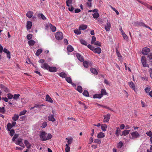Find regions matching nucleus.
Segmentation results:
<instances>
[{
    "label": "nucleus",
    "mask_w": 152,
    "mask_h": 152,
    "mask_svg": "<svg viewBox=\"0 0 152 152\" xmlns=\"http://www.w3.org/2000/svg\"><path fill=\"white\" fill-rule=\"evenodd\" d=\"M40 134L39 137L40 140L42 141H45L50 139L52 137V135L51 134H47L44 131H40Z\"/></svg>",
    "instance_id": "obj_1"
},
{
    "label": "nucleus",
    "mask_w": 152,
    "mask_h": 152,
    "mask_svg": "<svg viewBox=\"0 0 152 152\" xmlns=\"http://www.w3.org/2000/svg\"><path fill=\"white\" fill-rule=\"evenodd\" d=\"M55 37L58 40H61L63 37L62 33L61 32H57L56 34Z\"/></svg>",
    "instance_id": "obj_2"
},
{
    "label": "nucleus",
    "mask_w": 152,
    "mask_h": 152,
    "mask_svg": "<svg viewBox=\"0 0 152 152\" xmlns=\"http://www.w3.org/2000/svg\"><path fill=\"white\" fill-rule=\"evenodd\" d=\"M141 61L143 67H149V65L146 64V58L144 56H142V57Z\"/></svg>",
    "instance_id": "obj_3"
},
{
    "label": "nucleus",
    "mask_w": 152,
    "mask_h": 152,
    "mask_svg": "<svg viewBox=\"0 0 152 152\" xmlns=\"http://www.w3.org/2000/svg\"><path fill=\"white\" fill-rule=\"evenodd\" d=\"M130 134L133 139L137 138L140 136L139 134L137 131L132 132Z\"/></svg>",
    "instance_id": "obj_4"
},
{
    "label": "nucleus",
    "mask_w": 152,
    "mask_h": 152,
    "mask_svg": "<svg viewBox=\"0 0 152 152\" xmlns=\"http://www.w3.org/2000/svg\"><path fill=\"white\" fill-rule=\"evenodd\" d=\"M103 122H108L110 118V114H107L104 115Z\"/></svg>",
    "instance_id": "obj_5"
},
{
    "label": "nucleus",
    "mask_w": 152,
    "mask_h": 152,
    "mask_svg": "<svg viewBox=\"0 0 152 152\" xmlns=\"http://www.w3.org/2000/svg\"><path fill=\"white\" fill-rule=\"evenodd\" d=\"M150 51V49L147 48H145L142 49V53L143 54L146 55L148 54Z\"/></svg>",
    "instance_id": "obj_6"
},
{
    "label": "nucleus",
    "mask_w": 152,
    "mask_h": 152,
    "mask_svg": "<svg viewBox=\"0 0 152 152\" xmlns=\"http://www.w3.org/2000/svg\"><path fill=\"white\" fill-rule=\"evenodd\" d=\"M111 26V25L110 22L108 20L107 22V24L105 26V30L107 31H109L110 30Z\"/></svg>",
    "instance_id": "obj_7"
},
{
    "label": "nucleus",
    "mask_w": 152,
    "mask_h": 152,
    "mask_svg": "<svg viewBox=\"0 0 152 152\" xmlns=\"http://www.w3.org/2000/svg\"><path fill=\"white\" fill-rule=\"evenodd\" d=\"M41 67L44 69L48 70L50 67V66L46 63H44L43 64H41Z\"/></svg>",
    "instance_id": "obj_8"
},
{
    "label": "nucleus",
    "mask_w": 152,
    "mask_h": 152,
    "mask_svg": "<svg viewBox=\"0 0 152 152\" xmlns=\"http://www.w3.org/2000/svg\"><path fill=\"white\" fill-rule=\"evenodd\" d=\"M45 100L52 103H53V100L48 94H47L46 95Z\"/></svg>",
    "instance_id": "obj_9"
},
{
    "label": "nucleus",
    "mask_w": 152,
    "mask_h": 152,
    "mask_svg": "<svg viewBox=\"0 0 152 152\" xmlns=\"http://www.w3.org/2000/svg\"><path fill=\"white\" fill-rule=\"evenodd\" d=\"M76 56L78 59L80 61H84V58L83 56L80 55L79 53H77Z\"/></svg>",
    "instance_id": "obj_10"
},
{
    "label": "nucleus",
    "mask_w": 152,
    "mask_h": 152,
    "mask_svg": "<svg viewBox=\"0 0 152 152\" xmlns=\"http://www.w3.org/2000/svg\"><path fill=\"white\" fill-rule=\"evenodd\" d=\"M3 51L7 54V58L9 59H10L11 58L10 52L7 49L5 48L4 49Z\"/></svg>",
    "instance_id": "obj_11"
},
{
    "label": "nucleus",
    "mask_w": 152,
    "mask_h": 152,
    "mask_svg": "<svg viewBox=\"0 0 152 152\" xmlns=\"http://www.w3.org/2000/svg\"><path fill=\"white\" fill-rule=\"evenodd\" d=\"M32 25V23L31 21H27V22L26 26L27 30H29L31 28Z\"/></svg>",
    "instance_id": "obj_12"
},
{
    "label": "nucleus",
    "mask_w": 152,
    "mask_h": 152,
    "mask_svg": "<svg viewBox=\"0 0 152 152\" xmlns=\"http://www.w3.org/2000/svg\"><path fill=\"white\" fill-rule=\"evenodd\" d=\"M93 51L95 53L100 54L101 52V49L99 47L94 48Z\"/></svg>",
    "instance_id": "obj_13"
},
{
    "label": "nucleus",
    "mask_w": 152,
    "mask_h": 152,
    "mask_svg": "<svg viewBox=\"0 0 152 152\" xmlns=\"http://www.w3.org/2000/svg\"><path fill=\"white\" fill-rule=\"evenodd\" d=\"M48 70L51 72H56L57 71V68L56 67H51L50 66Z\"/></svg>",
    "instance_id": "obj_14"
},
{
    "label": "nucleus",
    "mask_w": 152,
    "mask_h": 152,
    "mask_svg": "<svg viewBox=\"0 0 152 152\" xmlns=\"http://www.w3.org/2000/svg\"><path fill=\"white\" fill-rule=\"evenodd\" d=\"M26 146V147L27 148L29 149L31 148V145L30 144L28 141L27 140H25L24 142Z\"/></svg>",
    "instance_id": "obj_15"
},
{
    "label": "nucleus",
    "mask_w": 152,
    "mask_h": 152,
    "mask_svg": "<svg viewBox=\"0 0 152 152\" xmlns=\"http://www.w3.org/2000/svg\"><path fill=\"white\" fill-rule=\"evenodd\" d=\"M48 120L49 121L52 122H54L56 121V119L54 118V115L51 114L50 115L48 116Z\"/></svg>",
    "instance_id": "obj_16"
},
{
    "label": "nucleus",
    "mask_w": 152,
    "mask_h": 152,
    "mask_svg": "<svg viewBox=\"0 0 152 152\" xmlns=\"http://www.w3.org/2000/svg\"><path fill=\"white\" fill-rule=\"evenodd\" d=\"M49 26L50 27L51 30L52 32H54L56 31V28L54 26H53L52 24L50 23L49 24Z\"/></svg>",
    "instance_id": "obj_17"
},
{
    "label": "nucleus",
    "mask_w": 152,
    "mask_h": 152,
    "mask_svg": "<svg viewBox=\"0 0 152 152\" xmlns=\"http://www.w3.org/2000/svg\"><path fill=\"white\" fill-rule=\"evenodd\" d=\"M87 28V26L86 25H82L80 26L79 29V30H85Z\"/></svg>",
    "instance_id": "obj_18"
},
{
    "label": "nucleus",
    "mask_w": 152,
    "mask_h": 152,
    "mask_svg": "<svg viewBox=\"0 0 152 152\" xmlns=\"http://www.w3.org/2000/svg\"><path fill=\"white\" fill-rule=\"evenodd\" d=\"M102 97V94H96L93 96L94 98H100Z\"/></svg>",
    "instance_id": "obj_19"
},
{
    "label": "nucleus",
    "mask_w": 152,
    "mask_h": 152,
    "mask_svg": "<svg viewBox=\"0 0 152 152\" xmlns=\"http://www.w3.org/2000/svg\"><path fill=\"white\" fill-rule=\"evenodd\" d=\"M90 70L91 73L94 74L96 75L98 73L97 71L94 68H91L90 69Z\"/></svg>",
    "instance_id": "obj_20"
},
{
    "label": "nucleus",
    "mask_w": 152,
    "mask_h": 152,
    "mask_svg": "<svg viewBox=\"0 0 152 152\" xmlns=\"http://www.w3.org/2000/svg\"><path fill=\"white\" fill-rule=\"evenodd\" d=\"M33 15V12L31 11H28L26 14V15L29 18L32 17Z\"/></svg>",
    "instance_id": "obj_21"
},
{
    "label": "nucleus",
    "mask_w": 152,
    "mask_h": 152,
    "mask_svg": "<svg viewBox=\"0 0 152 152\" xmlns=\"http://www.w3.org/2000/svg\"><path fill=\"white\" fill-rule=\"evenodd\" d=\"M104 137V134L102 132H100L99 134H98L97 135V137L98 138H102Z\"/></svg>",
    "instance_id": "obj_22"
},
{
    "label": "nucleus",
    "mask_w": 152,
    "mask_h": 152,
    "mask_svg": "<svg viewBox=\"0 0 152 152\" xmlns=\"http://www.w3.org/2000/svg\"><path fill=\"white\" fill-rule=\"evenodd\" d=\"M129 85L132 88L133 90H135V87L134 84L133 82H129Z\"/></svg>",
    "instance_id": "obj_23"
},
{
    "label": "nucleus",
    "mask_w": 152,
    "mask_h": 152,
    "mask_svg": "<svg viewBox=\"0 0 152 152\" xmlns=\"http://www.w3.org/2000/svg\"><path fill=\"white\" fill-rule=\"evenodd\" d=\"M130 131L128 130H125L123 131L122 133V135L126 136L128 135Z\"/></svg>",
    "instance_id": "obj_24"
},
{
    "label": "nucleus",
    "mask_w": 152,
    "mask_h": 152,
    "mask_svg": "<svg viewBox=\"0 0 152 152\" xmlns=\"http://www.w3.org/2000/svg\"><path fill=\"white\" fill-rule=\"evenodd\" d=\"M67 50L68 52H71L74 49L71 45H69L68 46Z\"/></svg>",
    "instance_id": "obj_25"
},
{
    "label": "nucleus",
    "mask_w": 152,
    "mask_h": 152,
    "mask_svg": "<svg viewBox=\"0 0 152 152\" xmlns=\"http://www.w3.org/2000/svg\"><path fill=\"white\" fill-rule=\"evenodd\" d=\"M66 139L67 140L68 144H67L68 145H69L72 143L73 140V138L71 137L70 138H66Z\"/></svg>",
    "instance_id": "obj_26"
},
{
    "label": "nucleus",
    "mask_w": 152,
    "mask_h": 152,
    "mask_svg": "<svg viewBox=\"0 0 152 152\" xmlns=\"http://www.w3.org/2000/svg\"><path fill=\"white\" fill-rule=\"evenodd\" d=\"M19 118V116L17 114H15L14 116L12 117V119L13 121H16Z\"/></svg>",
    "instance_id": "obj_27"
},
{
    "label": "nucleus",
    "mask_w": 152,
    "mask_h": 152,
    "mask_svg": "<svg viewBox=\"0 0 152 152\" xmlns=\"http://www.w3.org/2000/svg\"><path fill=\"white\" fill-rule=\"evenodd\" d=\"M42 50L41 49H39L37 50V52L35 53V55L37 56H38L42 52Z\"/></svg>",
    "instance_id": "obj_28"
},
{
    "label": "nucleus",
    "mask_w": 152,
    "mask_h": 152,
    "mask_svg": "<svg viewBox=\"0 0 152 152\" xmlns=\"http://www.w3.org/2000/svg\"><path fill=\"white\" fill-rule=\"evenodd\" d=\"M13 127L12 125L10 123H9L7 125V130L8 131H10V130H11V129Z\"/></svg>",
    "instance_id": "obj_29"
},
{
    "label": "nucleus",
    "mask_w": 152,
    "mask_h": 152,
    "mask_svg": "<svg viewBox=\"0 0 152 152\" xmlns=\"http://www.w3.org/2000/svg\"><path fill=\"white\" fill-rule=\"evenodd\" d=\"M116 130L115 133L116 135L118 137L119 135V133L121 132V130L119 129V127H117L116 128Z\"/></svg>",
    "instance_id": "obj_30"
},
{
    "label": "nucleus",
    "mask_w": 152,
    "mask_h": 152,
    "mask_svg": "<svg viewBox=\"0 0 152 152\" xmlns=\"http://www.w3.org/2000/svg\"><path fill=\"white\" fill-rule=\"evenodd\" d=\"M28 44L29 45L33 46L35 43V42L33 40H31L28 41Z\"/></svg>",
    "instance_id": "obj_31"
},
{
    "label": "nucleus",
    "mask_w": 152,
    "mask_h": 152,
    "mask_svg": "<svg viewBox=\"0 0 152 152\" xmlns=\"http://www.w3.org/2000/svg\"><path fill=\"white\" fill-rule=\"evenodd\" d=\"M59 76L62 78H66L67 77L66 74L64 72H61L60 73Z\"/></svg>",
    "instance_id": "obj_32"
},
{
    "label": "nucleus",
    "mask_w": 152,
    "mask_h": 152,
    "mask_svg": "<svg viewBox=\"0 0 152 152\" xmlns=\"http://www.w3.org/2000/svg\"><path fill=\"white\" fill-rule=\"evenodd\" d=\"M76 90L80 93H82V88L81 86H77Z\"/></svg>",
    "instance_id": "obj_33"
},
{
    "label": "nucleus",
    "mask_w": 152,
    "mask_h": 152,
    "mask_svg": "<svg viewBox=\"0 0 152 152\" xmlns=\"http://www.w3.org/2000/svg\"><path fill=\"white\" fill-rule=\"evenodd\" d=\"M80 42L81 44L83 45H87V42L84 39H80Z\"/></svg>",
    "instance_id": "obj_34"
},
{
    "label": "nucleus",
    "mask_w": 152,
    "mask_h": 152,
    "mask_svg": "<svg viewBox=\"0 0 152 152\" xmlns=\"http://www.w3.org/2000/svg\"><path fill=\"white\" fill-rule=\"evenodd\" d=\"M93 17L95 19H97L99 16V14L98 12H95L92 15Z\"/></svg>",
    "instance_id": "obj_35"
},
{
    "label": "nucleus",
    "mask_w": 152,
    "mask_h": 152,
    "mask_svg": "<svg viewBox=\"0 0 152 152\" xmlns=\"http://www.w3.org/2000/svg\"><path fill=\"white\" fill-rule=\"evenodd\" d=\"M38 17L41 18L43 20H45L46 19L45 16L42 14H39L38 15Z\"/></svg>",
    "instance_id": "obj_36"
},
{
    "label": "nucleus",
    "mask_w": 152,
    "mask_h": 152,
    "mask_svg": "<svg viewBox=\"0 0 152 152\" xmlns=\"http://www.w3.org/2000/svg\"><path fill=\"white\" fill-rule=\"evenodd\" d=\"M66 81L68 83H72V80L71 78L70 77H66L65 78Z\"/></svg>",
    "instance_id": "obj_37"
},
{
    "label": "nucleus",
    "mask_w": 152,
    "mask_h": 152,
    "mask_svg": "<svg viewBox=\"0 0 152 152\" xmlns=\"http://www.w3.org/2000/svg\"><path fill=\"white\" fill-rule=\"evenodd\" d=\"M20 96V94H14L13 98L14 99L17 100L19 99Z\"/></svg>",
    "instance_id": "obj_38"
},
{
    "label": "nucleus",
    "mask_w": 152,
    "mask_h": 152,
    "mask_svg": "<svg viewBox=\"0 0 152 152\" xmlns=\"http://www.w3.org/2000/svg\"><path fill=\"white\" fill-rule=\"evenodd\" d=\"M83 94L84 96L86 97H88L89 96L87 90L84 91Z\"/></svg>",
    "instance_id": "obj_39"
},
{
    "label": "nucleus",
    "mask_w": 152,
    "mask_h": 152,
    "mask_svg": "<svg viewBox=\"0 0 152 152\" xmlns=\"http://www.w3.org/2000/svg\"><path fill=\"white\" fill-rule=\"evenodd\" d=\"M10 134L11 136H12L15 133V131L14 129H12L10 130Z\"/></svg>",
    "instance_id": "obj_40"
},
{
    "label": "nucleus",
    "mask_w": 152,
    "mask_h": 152,
    "mask_svg": "<svg viewBox=\"0 0 152 152\" xmlns=\"http://www.w3.org/2000/svg\"><path fill=\"white\" fill-rule=\"evenodd\" d=\"M96 40V37L93 36L92 37V40L91 41V44H93L95 42V41Z\"/></svg>",
    "instance_id": "obj_41"
},
{
    "label": "nucleus",
    "mask_w": 152,
    "mask_h": 152,
    "mask_svg": "<svg viewBox=\"0 0 152 152\" xmlns=\"http://www.w3.org/2000/svg\"><path fill=\"white\" fill-rule=\"evenodd\" d=\"M26 112L27 110H24L20 113L19 115L20 116H21L24 115L26 113Z\"/></svg>",
    "instance_id": "obj_42"
},
{
    "label": "nucleus",
    "mask_w": 152,
    "mask_h": 152,
    "mask_svg": "<svg viewBox=\"0 0 152 152\" xmlns=\"http://www.w3.org/2000/svg\"><path fill=\"white\" fill-rule=\"evenodd\" d=\"M66 147L65 148V151L66 152H69L70 151V147L68 145L66 144Z\"/></svg>",
    "instance_id": "obj_43"
},
{
    "label": "nucleus",
    "mask_w": 152,
    "mask_h": 152,
    "mask_svg": "<svg viewBox=\"0 0 152 152\" xmlns=\"http://www.w3.org/2000/svg\"><path fill=\"white\" fill-rule=\"evenodd\" d=\"M107 94V93L105 89H102L101 93V94H102V96H103V95H106Z\"/></svg>",
    "instance_id": "obj_44"
},
{
    "label": "nucleus",
    "mask_w": 152,
    "mask_h": 152,
    "mask_svg": "<svg viewBox=\"0 0 152 152\" xmlns=\"http://www.w3.org/2000/svg\"><path fill=\"white\" fill-rule=\"evenodd\" d=\"M83 64L84 67L86 68H88V63L87 61H84L83 62Z\"/></svg>",
    "instance_id": "obj_45"
},
{
    "label": "nucleus",
    "mask_w": 152,
    "mask_h": 152,
    "mask_svg": "<svg viewBox=\"0 0 152 152\" xmlns=\"http://www.w3.org/2000/svg\"><path fill=\"white\" fill-rule=\"evenodd\" d=\"M151 88L150 87H147L145 89V92L147 93H149L150 91Z\"/></svg>",
    "instance_id": "obj_46"
},
{
    "label": "nucleus",
    "mask_w": 152,
    "mask_h": 152,
    "mask_svg": "<svg viewBox=\"0 0 152 152\" xmlns=\"http://www.w3.org/2000/svg\"><path fill=\"white\" fill-rule=\"evenodd\" d=\"M107 125H102L101 126V129L103 131H106V129L107 128Z\"/></svg>",
    "instance_id": "obj_47"
},
{
    "label": "nucleus",
    "mask_w": 152,
    "mask_h": 152,
    "mask_svg": "<svg viewBox=\"0 0 152 152\" xmlns=\"http://www.w3.org/2000/svg\"><path fill=\"white\" fill-rule=\"evenodd\" d=\"M145 6H146L147 8L151 10H152V6H150L149 4H147L146 3H145L144 5Z\"/></svg>",
    "instance_id": "obj_48"
},
{
    "label": "nucleus",
    "mask_w": 152,
    "mask_h": 152,
    "mask_svg": "<svg viewBox=\"0 0 152 152\" xmlns=\"http://www.w3.org/2000/svg\"><path fill=\"white\" fill-rule=\"evenodd\" d=\"M23 139H21V138H20L19 139H18L15 142V143L16 144V145H20V143L21 142V141L22 140H23Z\"/></svg>",
    "instance_id": "obj_49"
},
{
    "label": "nucleus",
    "mask_w": 152,
    "mask_h": 152,
    "mask_svg": "<svg viewBox=\"0 0 152 152\" xmlns=\"http://www.w3.org/2000/svg\"><path fill=\"white\" fill-rule=\"evenodd\" d=\"M94 142L95 143L98 144H100L101 142V140H100L97 139H95L94 140Z\"/></svg>",
    "instance_id": "obj_50"
},
{
    "label": "nucleus",
    "mask_w": 152,
    "mask_h": 152,
    "mask_svg": "<svg viewBox=\"0 0 152 152\" xmlns=\"http://www.w3.org/2000/svg\"><path fill=\"white\" fill-rule=\"evenodd\" d=\"M47 125V123L46 122H43L42 124V126H41V127L43 128H45Z\"/></svg>",
    "instance_id": "obj_51"
},
{
    "label": "nucleus",
    "mask_w": 152,
    "mask_h": 152,
    "mask_svg": "<svg viewBox=\"0 0 152 152\" xmlns=\"http://www.w3.org/2000/svg\"><path fill=\"white\" fill-rule=\"evenodd\" d=\"M0 112L2 113H4L5 112V108L4 107H0Z\"/></svg>",
    "instance_id": "obj_52"
},
{
    "label": "nucleus",
    "mask_w": 152,
    "mask_h": 152,
    "mask_svg": "<svg viewBox=\"0 0 152 152\" xmlns=\"http://www.w3.org/2000/svg\"><path fill=\"white\" fill-rule=\"evenodd\" d=\"M146 134L148 136L152 137V132L150 130L148 132H147Z\"/></svg>",
    "instance_id": "obj_53"
},
{
    "label": "nucleus",
    "mask_w": 152,
    "mask_h": 152,
    "mask_svg": "<svg viewBox=\"0 0 152 152\" xmlns=\"http://www.w3.org/2000/svg\"><path fill=\"white\" fill-rule=\"evenodd\" d=\"M123 145V143L121 141H120L118 143L117 146L118 148H121L122 146Z\"/></svg>",
    "instance_id": "obj_54"
},
{
    "label": "nucleus",
    "mask_w": 152,
    "mask_h": 152,
    "mask_svg": "<svg viewBox=\"0 0 152 152\" xmlns=\"http://www.w3.org/2000/svg\"><path fill=\"white\" fill-rule=\"evenodd\" d=\"M32 36H33L32 34H28L27 36V38L28 40H30L31 39L32 37Z\"/></svg>",
    "instance_id": "obj_55"
},
{
    "label": "nucleus",
    "mask_w": 152,
    "mask_h": 152,
    "mask_svg": "<svg viewBox=\"0 0 152 152\" xmlns=\"http://www.w3.org/2000/svg\"><path fill=\"white\" fill-rule=\"evenodd\" d=\"M123 37L124 39L125 40H127L128 39V37L126 35L125 33H124L123 34H122Z\"/></svg>",
    "instance_id": "obj_56"
},
{
    "label": "nucleus",
    "mask_w": 152,
    "mask_h": 152,
    "mask_svg": "<svg viewBox=\"0 0 152 152\" xmlns=\"http://www.w3.org/2000/svg\"><path fill=\"white\" fill-rule=\"evenodd\" d=\"M44 106V105L43 104H41L40 105H39V104H35L34 106V108H39L40 107L43 106Z\"/></svg>",
    "instance_id": "obj_57"
},
{
    "label": "nucleus",
    "mask_w": 152,
    "mask_h": 152,
    "mask_svg": "<svg viewBox=\"0 0 152 152\" xmlns=\"http://www.w3.org/2000/svg\"><path fill=\"white\" fill-rule=\"evenodd\" d=\"M87 47L88 48H89L93 51V50L94 48L90 44H89L87 45Z\"/></svg>",
    "instance_id": "obj_58"
},
{
    "label": "nucleus",
    "mask_w": 152,
    "mask_h": 152,
    "mask_svg": "<svg viewBox=\"0 0 152 152\" xmlns=\"http://www.w3.org/2000/svg\"><path fill=\"white\" fill-rule=\"evenodd\" d=\"M74 33L77 35L80 34H81V31L78 30H74Z\"/></svg>",
    "instance_id": "obj_59"
},
{
    "label": "nucleus",
    "mask_w": 152,
    "mask_h": 152,
    "mask_svg": "<svg viewBox=\"0 0 152 152\" xmlns=\"http://www.w3.org/2000/svg\"><path fill=\"white\" fill-rule=\"evenodd\" d=\"M72 2V1L71 0H67L66 1V4L67 6L68 7L69 6V4H71Z\"/></svg>",
    "instance_id": "obj_60"
},
{
    "label": "nucleus",
    "mask_w": 152,
    "mask_h": 152,
    "mask_svg": "<svg viewBox=\"0 0 152 152\" xmlns=\"http://www.w3.org/2000/svg\"><path fill=\"white\" fill-rule=\"evenodd\" d=\"M7 97L9 99H11L13 97V96L11 94L9 93L7 94Z\"/></svg>",
    "instance_id": "obj_61"
},
{
    "label": "nucleus",
    "mask_w": 152,
    "mask_h": 152,
    "mask_svg": "<svg viewBox=\"0 0 152 152\" xmlns=\"http://www.w3.org/2000/svg\"><path fill=\"white\" fill-rule=\"evenodd\" d=\"M69 7L68 8V9L69 11L72 12L74 10V8L72 6H69Z\"/></svg>",
    "instance_id": "obj_62"
},
{
    "label": "nucleus",
    "mask_w": 152,
    "mask_h": 152,
    "mask_svg": "<svg viewBox=\"0 0 152 152\" xmlns=\"http://www.w3.org/2000/svg\"><path fill=\"white\" fill-rule=\"evenodd\" d=\"M116 52L117 53V55L118 57H121V55L120 53L118 52L117 49L116 50Z\"/></svg>",
    "instance_id": "obj_63"
},
{
    "label": "nucleus",
    "mask_w": 152,
    "mask_h": 152,
    "mask_svg": "<svg viewBox=\"0 0 152 152\" xmlns=\"http://www.w3.org/2000/svg\"><path fill=\"white\" fill-rule=\"evenodd\" d=\"M94 44L95 45L100 46L101 43L99 41H96L95 42Z\"/></svg>",
    "instance_id": "obj_64"
}]
</instances>
